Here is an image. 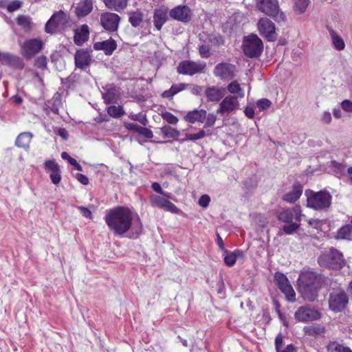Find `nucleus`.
I'll return each mask as SVG.
<instances>
[{
  "label": "nucleus",
  "instance_id": "46",
  "mask_svg": "<svg viewBox=\"0 0 352 352\" xmlns=\"http://www.w3.org/2000/svg\"><path fill=\"white\" fill-rule=\"evenodd\" d=\"M166 200V199L156 195H153L150 197L151 205L153 207L159 208H162Z\"/></svg>",
  "mask_w": 352,
  "mask_h": 352
},
{
  "label": "nucleus",
  "instance_id": "54",
  "mask_svg": "<svg viewBox=\"0 0 352 352\" xmlns=\"http://www.w3.org/2000/svg\"><path fill=\"white\" fill-rule=\"evenodd\" d=\"M271 104V101L267 98H262L256 102V107L260 111H263L268 109Z\"/></svg>",
  "mask_w": 352,
  "mask_h": 352
},
{
  "label": "nucleus",
  "instance_id": "34",
  "mask_svg": "<svg viewBox=\"0 0 352 352\" xmlns=\"http://www.w3.org/2000/svg\"><path fill=\"white\" fill-rule=\"evenodd\" d=\"M325 327L317 324L313 325L305 326L303 328V331L305 335L309 336H316L324 333L325 332Z\"/></svg>",
  "mask_w": 352,
  "mask_h": 352
},
{
  "label": "nucleus",
  "instance_id": "25",
  "mask_svg": "<svg viewBox=\"0 0 352 352\" xmlns=\"http://www.w3.org/2000/svg\"><path fill=\"white\" fill-rule=\"evenodd\" d=\"M206 118V111L204 109H194L188 111L184 116V120L191 124L196 122L203 123Z\"/></svg>",
  "mask_w": 352,
  "mask_h": 352
},
{
  "label": "nucleus",
  "instance_id": "29",
  "mask_svg": "<svg viewBox=\"0 0 352 352\" xmlns=\"http://www.w3.org/2000/svg\"><path fill=\"white\" fill-rule=\"evenodd\" d=\"M33 135L30 132L21 133L17 136L15 140V145L17 147L27 150L30 147V144Z\"/></svg>",
  "mask_w": 352,
  "mask_h": 352
},
{
  "label": "nucleus",
  "instance_id": "57",
  "mask_svg": "<svg viewBox=\"0 0 352 352\" xmlns=\"http://www.w3.org/2000/svg\"><path fill=\"white\" fill-rule=\"evenodd\" d=\"M52 182L54 184H58L61 179L60 169L50 172V174Z\"/></svg>",
  "mask_w": 352,
  "mask_h": 352
},
{
  "label": "nucleus",
  "instance_id": "43",
  "mask_svg": "<svg viewBox=\"0 0 352 352\" xmlns=\"http://www.w3.org/2000/svg\"><path fill=\"white\" fill-rule=\"evenodd\" d=\"M328 351L329 352H352L349 347L344 346L336 342H331L328 345Z\"/></svg>",
  "mask_w": 352,
  "mask_h": 352
},
{
  "label": "nucleus",
  "instance_id": "21",
  "mask_svg": "<svg viewBox=\"0 0 352 352\" xmlns=\"http://www.w3.org/2000/svg\"><path fill=\"white\" fill-rule=\"evenodd\" d=\"M226 90L224 87L212 86L206 89V97L209 102H217L226 95Z\"/></svg>",
  "mask_w": 352,
  "mask_h": 352
},
{
  "label": "nucleus",
  "instance_id": "61",
  "mask_svg": "<svg viewBox=\"0 0 352 352\" xmlns=\"http://www.w3.org/2000/svg\"><path fill=\"white\" fill-rule=\"evenodd\" d=\"M342 109L349 113H352V102L349 100H344L341 103Z\"/></svg>",
  "mask_w": 352,
  "mask_h": 352
},
{
  "label": "nucleus",
  "instance_id": "14",
  "mask_svg": "<svg viewBox=\"0 0 352 352\" xmlns=\"http://www.w3.org/2000/svg\"><path fill=\"white\" fill-rule=\"evenodd\" d=\"M261 35L268 41H274L276 39L274 23L267 18H261L257 23Z\"/></svg>",
  "mask_w": 352,
  "mask_h": 352
},
{
  "label": "nucleus",
  "instance_id": "48",
  "mask_svg": "<svg viewBox=\"0 0 352 352\" xmlns=\"http://www.w3.org/2000/svg\"><path fill=\"white\" fill-rule=\"evenodd\" d=\"M161 116L162 119L170 124H177L179 121L175 116L168 111L162 112Z\"/></svg>",
  "mask_w": 352,
  "mask_h": 352
},
{
  "label": "nucleus",
  "instance_id": "36",
  "mask_svg": "<svg viewBox=\"0 0 352 352\" xmlns=\"http://www.w3.org/2000/svg\"><path fill=\"white\" fill-rule=\"evenodd\" d=\"M211 135V133L209 132V130L208 131V133L203 129L199 130L196 133H185V138L182 141H195L197 140H201L204 138H205L206 135Z\"/></svg>",
  "mask_w": 352,
  "mask_h": 352
},
{
  "label": "nucleus",
  "instance_id": "50",
  "mask_svg": "<svg viewBox=\"0 0 352 352\" xmlns=\"http://www.w3.org/2000/svg\"><path fill=\"white\" fill-rule=\"evenodd\" d=\"M34 65L41 69H47V59L45 56H41L37 57L34 61Z\"/></svg>",
  "mask_w": 352,
  "mask_h": 352
},
{
  "label": "nucleus",
  "instance_id": "7",
  "mask_svg": "<svg viewBox=\"0 0 352 352\" xmlns=\"http://www.w3.org/2000/svg\"><path fill=\"white\" fill-rule=\"evenodd\" d=\"M44 43L41 38L27 39L20 45L21 54L26 59H31L43 48Z\"/></svg>",
  "mask_w": 352,
  "mask_h": 352
},
{
  "label": "nucleus",
  "instance_id": "1",
  "mask_svg": "<svg viewBox=\"0 0 352 352\" xmlns=\"http://www.w3.org/2000/svg\"><path fill=\"white\" fill-rule=\"evenodd\" d=\"M104 219L115 236H123L131 230L138 236L142 230V223L138 214L129 207L116 206L111 208L107 211Z\"/></svg>",
  "mask_w": 352,
  "mask_h": 352
},
{
  "label": "nucleus",
  "instance_id": "23",
  "mask_svg": "<svg viewBox=\"0 0 352 352\" xmlns=\"http://www.w3.org/2000/svg\"><path fill=\"white\" fill-rule=\"evenodd\" d=\"M320 277L313 272H302L298 279V284L320 285Z\"/></svg>",
  "mask_w": 352,
  "mask_h": 352
},
{
  "label": "nucleus",
  "instance_id": "62",
  "mask_svg": "<svg viewBox=\"0 0 352 352\" xmlns=\"http://www.w3.org/2000/svg\"><path fill=\"white\" fill-rule=\"evenodd\" d=\"M210 201V197L208 195H204L199 198V204L203 208H206L209 205Z\"/></svg>",
  "mask_w": 352,
  "mask_h": 352
},
{
  "label": "nucleus",
  "instance_id": "19",
  "mask_svg": "<svg viewBox=\"0 0 352 352\" xmlns=\"http://www.w3.org/2000/svg\"><path fill=\"white\" fill-rule=\"evenodd\" d=\"M0 63L3 65H8L15 69H22L25 64L21 58L12 54L9 52H2L0 51Z\"/></svg>",
  "mask_w": 352,
  "mask_h": 352
},
{
  "label": "nucleus",
  "instance_id": "9",
  "mask_svg": "<svg viewBox=\"0 0 352 352\" xmlns=\"http://www.w3.org/2000/svg\"><path fill=\"white\" fill-rule=\"evenodd\" d=\"M274 281L279 289L285 294L287 300L292 302L296 301V293L284 274L276 272Z\"/></svg>",
  "mask_w": 352,
  "mask_h": 352
},
{
  "label": "nucleus",
  "instance_id": "52",
  "mask_svg": "<svg viewBox=\"0 0 352 352\" xmlns=\"http://www.w3.org/2000/svg\"><path fill=\"white\" fill-rule=\"evenodd\" d=\"M161 209H164V210L170 212L173 214H178L179 212V210L177 208V206L172 202L169 201L168 199Z\"/></svg>",
  "mask_w": 352,
  "mask_h": 352
},
{
  "label": "nucleus",
  "instance_id": "56",
  "mask_svg": "<svg viewBox=\"0 0 352 352\" xmlns=\"http://www.w3.org/2000/svg\"><path fill=\"white\" fill-rule=\"evenodd\" d=\"M199 53L201 58H207L210 56V48L206 45H201L199 46Z\"/></svg>",
  "mask_w": 352,
  "mask_h": 352
},
{
  "label": "nucleus",
  "instance_id": "24",
  "mask_svg": "<svg viewBox=\"0 0 352 352\" xmlns=\"http://www.w3.org/2000/svg\"><path fill=\"white\" fill-rule=\"evenodd\" d=\"M302 190V186L299 182H295L292 186V190L285 193L283 199L288 203H294L300 197Z\"/></svg>",
  "mask_w": 352,
  "mask_h": 352
},
{
  "label": "nucleus",
  "instance_id": "20",
  "mask_svg": "<svg viewBox=\"0 0 352 352\" xmlns=\"http://www.w3.org/2000/svg\"><path fill=\"white\" fill-rule=\"evenodd\" d=\"M319 288L320 285L298 284L299 292L305 300L309 302H313L316 299Z\"/></svg>",
  "mask_w": 352,
  "mask_h": 352
},
{
  "label": "nucleus",
  "instance_id": "11",
  "mask_svg": "<svg viewBox=\"0 0 352 352\" xmlns=\"http://www.w3.org/2000/svg\"><path fill=\"white\" fill-rule=\"evenodd\" d=\"M206 66L204 62L183 60L179 63L177 71L180 74L192 76L195 74L201 73Z\"/></svg>",
  "mask_w": 352,
  "mask_h": 352
},
{
  "label": "nucleus",
  "instance_id": "10",
  "mask_svg": "<svg viewBox=\"0 0 352 352\" xmlns=\"http://www.w3.org/2000/svg\"><path fill=\"white\" fill-rule=\"evenodd\" d=\"M294 318L298 322H308L320 319L321 314L317 309L305 305L298 307L294 314Z\"/></svg>",
  "mask_w": 352,
  "mask_h": 352
},
{
  "label": "nucleus",
  "instance_id": "3",
  "mask_svg": "<svg viewBox=\"0 0 352 352\" xmlns=\"http://www.w3.org/2000/svg\"><path fill=\"white\" fill-rule=\"evenodd\" d=\"M328 306L330 311L335 314L344 311L348 307L349 298L347 293L342 288H333L329 291Z\"/></svg>",
  "mask_w": 352,
  "mask_h": 352
},
{
  "label": "nucleus",
  "instance_id": "17",
  "mask_svg": "<svg viewBox=\"0 0 352 352\" xmlns=\"http://www.w3.org/2000/svg\"><path fill=\"white\" fill-rule=\"evenodd\" d=\"M74 62L76 68L86 71L92 62V56L88 50H78L74 55Z\"/></svg>",
  "mask_w": 352,
  "mask_h": 352
},
{
  "label": "nucleus",
  "instance_id": "12",
  "mask_svg": "<svg viewBox=\"0 0 352 352\" xmlns=\"http://www.w3.org/2000/svg\"><path fill=\"white\" fill-rule=\"evenodd\" d=\"M120 21V16L113 12H106L102 13L100 16V25L105 30L110 32L118 30Z\"/></svg>",
  "mask_w": 352,
  "mask_h": 352
},
{
  "label": "nucleus",
  "instance_id": "6",
  "mask_svg": "<svg viewBox=\"0 0 352 352\" xmlns=\"http://www.w3.org/2000/svg\"><path fill=\"white\" fill-rule=\"evenodd\" d=\"M242 47L244 54L249 58L258 57L263 50V42L256 34L245 37Z\"/></svg>",
  "mask_w": 352,
  "mask_h": 352
},
{
  "label": "nucleus",
  "instance_id": "53",
  "mask_svg": "<svg viewBox=\"0 0 352 352\" xmlns=\"http://www.w3.org/2000/svg\"><path fill=\"white\" fill-rule=\"evenodd\" d=\"M217 120V116L214 113H206V123L204 129L212 126Z\"/></svg>",
  "mask_w": 352,
  "mask_h": 352
},
{
  "label": "nucleus",
  "instance_id": "64",
  "mask_svg": "<svg viewBox=\"0 0 352 352\" xmlns=\"http://www.w3.org/2000/svg\"><path fill=\"white\" fill-rule=\"evenodd\" d=\"M76 179L83 185H87L89 182L88 177L81 173H77L76 175Z\"/></svg>",
  "mask_w": 352,
  "mask_h": 352
},
{
  "label": "nucleus",
  "instance_id": "16",
  "mask_svg": "<svg viewBox=\"0 0 352 352\" xmlns=\"http://www.w3.org/2000/svg\"><path fill=\"white\" fill-rule=\"evenodd\" d=\"M235 70V65L228 63H221L214 67L213 73L215 76L223 80H229L234 78Z\"/></svg>",
  "mask_w": 352,
  "mask_h": 352
},
{
  "label": "nucleus",
  "instance_id": "27",
  "mask_svg": "<svg viewBox=\"0 0 352 352\" xmlns=\"http://www.w3.org/2000/svg\"><path fill=\"white\" fill-rule=\"evenodd\" d=\"M93 10L92 0H83L76 8L75 13L78 18L88 15Z\"/></svg>",
  "mask_w": 352,
  "mask_h": 352
},
{
  "label": "nucleus",
  "instance_id": "30",
  "mask_svg": "<svg viewBox=\"0 0 352 352\" xmlns=\"http://www.w3.org/2000/svg\"><path fill=\"white\" fill-rule=\"evenodd\" d=\"M129 0H103L107 8L118 12H122L128 6Z\"/></svg>",
  "mask_w": 352,
  "mask_h": 352
},
{
  "label": "nucleus",
  "instance_id": "60",
  "mask_svg": "<svg viewBox=\"0 0 352 352\" xmlns=\"http://www.w3.org/2000/svg\"><path fill=\"white\" fill-rule=\"evenodd\" d=\"M77 208L83 217L88 219L93 218L91 212L87 208L84 206H77Z\"/></svg>",
  "mask_w": 352,
  "mask_h": 352
},
{
  "label": "nucleus",
  "instance_id": "37",
  "mask_svg": "<svg viewBox=\"0 0 352 352\" xmlns=\"http://www.w3.org/2000/svg\"><path fill=\"white\" fill-rule=\"evenodd\" d=\"M161 133L163 136L166 138H178L180 133L175 128L169 125H164L160 128Z\"/></svg>",
  "mask_w": 352,
  "mask_h": 352
},
{
  "label": "nucleus",
  "instance_id": "13",
  "mask_svg": "<svg viewBox=\"0 0 352 352\" xmlns=\"http://www.w3.org/2000/svg\"><path fill=\"white\" fill-rule=\"evenodd\" d=\"M170 17L183 23H188L192 16L191 9L186 5H179L169 11Z\"/></svg>",
  "mask_w": 352,
  "mask_h": 352
},
{
  "label": "nucleus",
  "instance_id": "55",
  "mask_svg": "<svg viewBox=\"0 0 352 352\" xmlns=\"http://www.w3.org/2000/svg\"><path fill=\"white\" fill-rule=\"evenodd\" d=\"M22 6V2L19 0H13L10 1L7 6L6 8L9 12H12L19 10Z\"/></svg>",
  "mask_w": 352,
  "mask_h": 352
},
{
  "label": "nucleus",
  "instance_id": "35",
  "mask_svg": "<svg viewBox=\"0 0 352 352\" xmlns=\"http://www.w3.org/2000/svg\"><path fill=\"white\" fill-rule=\"evenodd\" d=\"M336 237L338 239L351 240L352 239V223L341 227L337 231Z\"/></svg>",
  "mask_w": 352,
  "mask_h": 352
},
{
  "label": "nucleus",
  "instance_id": "28",
  "mask_svg": "<svg viewBox=\"0 0 352 352\" xmlns=\"http://www.w3.org/2000/svg\"><path fill=\"white\" fill-rule=\"evenodd\" d=\"M168 20L167 11L163 9L155 10L153 14V23L157 30H160Z\"/></svg>",
  "mask_w": 352,
  "mask_h": 352
},
{
  "label": "nucleus",
  "instance_id": "39",
  "mask_svg": "<svg viewBox=\"0 0 352 352\" xmlns=\"http://www.w3.org/2000/svg\"><path fill=\"white\" fill-rule=\"evenodd\" d=\"M228 91L232 94H237L236 97L238 98H243L244 97V92L242 90L239 83L236 80H234L231 82L228 85Z\"/></svg>",
  "mask_w": 352,
  "mask_h": 352
},
{
  "label": "nucleus",
  "instance_id": "51",
  "mask_svg": "<svg viewBox=\"0 0 352 352\" xmlns=\"http://www.w3.org/2000/svg\"><path fill=\"white\" fill-rule=\"evenodd\" d=\"M288 223L289 224L283 226V230L287 234H292L298 228L299 224L293 222Z\"/></svg>",
  "mask_w": 352,
  "mask_h": 352
},
{
  "label": "nucleus",
  "instance_id": "38",
  "mask_svg": "<svg viewBox=\"0 0 352 352\" xmlns=\"http://www.w3.org/2000/svg\"><path fill=\"white\" fill-rule=\"evenodd\" d=\"M16 21L17 25L25 31L30 30L32 28V22L29 16L23 14L19 15Z\"/></svg>",
  "mask_w": 352,
  "mask_h": 352
},
{
  "label": "nucleus",
  "instance_id": "8",
  "mask_svg": "<svg viewBox=\"0 0 352 352\" xmlns=\"http://www.w3.org/2000/svg\"><path fill=\"white\" fill-rule=\"evenodd\" d=\"M69 21L68 14L63 10H59L53 14L47 21L45 26L47 33L54 34L59 28L65 26Z\"/></svg>",
  "mask_w": 352,
  "mask_h": 352
},
{
  "label": "nucleus",
  "instance_id": "18",
  "mask_svg": "<svg viewBox=\"0 0 352 352\" xmlns=\"http://www.w3.org/2000/svg\"><path fill=\"white\" fill-rule=\"evenodd\" d=\"M239 108V102L234 96H226L219 104L217 113H229Z\"/></svg>",
  "mask_w": 352,
  "mask_h": 352
},
{
  "label": "nucleus",
  "instance_id": "26",
  "mask_svg": "<svg viewBox=\"0 0 352 352\" xmlns=\"http://www.w3.org/2000/svg\"><path fill=\"white\" fill-rule=\"evenodd\" d=\"M89 28L87 25L84 24L79 29L75 31L74 36V43L78 45H82L89 38Z\"/></svg>",
  "mask_w": 352,
  "mask_h": 352
},
{
  "label": "nucleus",
  "instance_id": "33",
  "mask_svg": "<svg viewBox=\"0 0 352 352\" xmlns=\"http://www.w3.org/2000/svg\"><path fill=\"white\" fill-rule=\"evenodd\" d=\"M224 252L226 253L224 257V262L228 267H232L234 265L237 257L243 256V252L239 250H236L232 252L226 250Z\"/></svg>",
  "mask_w": 352,
  "mask_h": 352
},
{
  "label": "nucleus",
  "instance_id": "59",
  "mask_svg": "<svg viewBox=\"0 0 352 352\" xmlns=\"http://www.w3.org/2000/svg\"><path fill=\"white\" fill-rule=\"evenodd\" d=\"M138 133L146 138H152L153 137V131L151 129L143 126H141L140 129H139Z\"/></svg>",
  "mask_w": 352,
  "mask_h": 352
},
{
  "label": "nucleus",
  "instance_id": "4",
  "mask_svg": "<svg viewBox=\"0 0 352 352\" xmlns=\"http://www.w3.org/2000/svg\"><path fill=\"white\" fill-rule=\"evenodd\" d=\"M318 262L322 267L334 270L342 268L346 263L342 253L334 248H330L329 252L322 254Z\"/></svg>",
  "mask_w": 352,
  "mask_h": 352
},
{
  "label": "nucleus",
  "instance_id": "49",
  "mask_svg": "<svg viewBox=\"0 0 352 352\" xmlns=\"http://www.w3.org/2000/svg\"><path fill=\"white\" fill-rule=\"evenodd\" d=\"M129 118L132 120L138 121L144 126L146 125L148 122L146 116L142 113H131Z\"/></svg>",
  "mask_w": 352,
  "mask_h": 352
},
{
  "label": "nucleus",
  "instance_id": "32",
  "mask_svg": "<svg viewBox=\"0 0 352 352\" xmlns=\"http://www.w3.org/2000/svg\"><path fill=\"white\" fill-rule=\"evenodd\" d=\"M102 98L107 104L114 103L119 98V91L115 87H109L105 93L102 94Z\"/></svg>",
  "mask_w": 352,
  "mask_h": 352
},
{
  "label": "nucleus",
  "instance_id": "31",
  "mask_svg": "<svg viewBox=\"0 0 352 352\" xmlns=\"http://www.w3.org/2000/svg\"><path fill=\"white\" fill-rule=\"evenodd\" d=\"M329 32L333 47L338 51L343 50L345 47V43L342 38L331 28H329Z\"/></svg>",
  "mask_w": 352,
  "mask_h": 352
},
{
  "label": "nucleus",
  "instance_id": "5",
  "mask_svg": "<svg viewBox=\"0 0 352 352\" xmlns=\"http://www.w3.org/2000/svg\"><path fill=\"white\" fill-rule=\"evenodd\" d=\"M257 8L278 23L283 22L286 19L284 12L280 10L278 0H257Z\"/></svg>",
  "mask_w": 352,
  "mask_h": 352
},
{
  "label": "nucleus",
  "instance_id": "22",
  "mask_svg": "<svg viewBox=\"0 0 352 352\" xmlns=\"http://www.w3.org/2000/svg\"><path fill=\"white\" fill-rule=\"evenodd\" d=\"M95 50H102L107 56L111 55L117 48V43L116 41L111 38L101 41L96 42L93 46Z\"/></svg>",
  "mask_w": 352,
  "mask_h": 352
},
{
  "label": "nucleus",
  "instance_id": "44",
  "mask_svg": "<svg viewBox=\"0 0 352 352\" xmlns=\"http://www.w3.org/2000/svg\"><path fill=\"white\" fill-rule=\"evenodd\" d=\"M331 164L336 177L340 178L345 175L346 166L344 164L336 161H333Z\"/></svg>",
  "mask_w": 352,
  "mask_h": 352
},
{
  "label": "nucleus",
  "instance_id": "47",
  "mask_svg": "<svg viewBox=\"0 0 352 352\" xmlns=\"http://www.w3.org/2000/svg\"><path fill=\"white\" fill-rule=\"evenodd\" d=\"M61 157L63 160H67L71 165L74 166L76 168V170H78L79 171L82 170V166L79 163H78L75 159L70 157L67 153L63 152L61 153Z\"/></svg>",
  "mask_w": 352,
  "mask_h": 352
},
{
  "label": "nucleus",
  "instance_id": "2",
  "mask_svg": "<svg viewBox=\"0 0 352 352\" xmlns=\"http://www.w3.org/2000/svg\"><path fill=\"white\" fill-rule=\"evenodd\" d=\"M305 195L307 197V206L316 210L328 209L332 201V196L326 190L314 192L312 190H306Z\"/></svg>",
  "mask_w": 352,
  "mask_h": 352
},
{
  "label": "nucleus",
  "instance_id": "15",
  "mask_svg": "<svg viewBox=\"0 0 352 352\" xmlns=\"http://www.w3.org/2000/svg\"><path fill=\"white\" fill-rule=\"evenodd\" d=\"M276 217L279 221L285 223H291L294 219L300 221L301 217L300 206L296 205L292 209L283 208L277 212Z\"/></svg>",
  "mask_w": 352,
  "mask_h": 352
},
{
  "label": "nucleus",
  "instance_id": "40",
  "mask_svg": "<svg viewBox=\"0 0 352 352\" xmlns=\"http://www.w3.org/2000/svg\"><path fill=\"white\" fill-rule=\"evenodd\" d=\"M129 21L133 27H138L143 21V14L140 11L131 12Z\"/></svg>",
  "mask_w": 352,
  "mask_h": 352
},
{
  "label": "nucleus",
  "instance_id": "41",
  "mask_svg": "<svg viewBox=\"0 0 352 352\" xmlns=\"http://www.w3.org/2000/svg\"><path fill=\"white\" fill-rule=\"evenodd\" d=\"M107 113L110 116L116 118H120L125 114V112L122 106L114 105L109 106L107 108Z\"/></svg>",
  "mask_w": 352,
  "mask_h": 352
},
{
  "label": "nucleus",
  "instance_id": "45",
  "mask_svg": "<svg viewBox=\"0 0 352 352\" xmlns=\"http://www.w3.org/2000/svg\"><path fill=\"white\" fill-rule=\"evenodd\" d=\"M295 3V12L298 14H302L305 12L309 0H294Z\"/></svg>",
  "mask_w": 352,
  "mask_h": 352
},
{
  "label": "nucleus",
  "instance_id": "42",
  "mask_svg": "<svg viewBox=\"0 0 352 352\" xmlns=\"http://www.w3.org/2000/svg\"><path fill=\"white\" fill-rule=\"evenodd\" d=\"M209 43L213 46H220L224 44V39L219 34H210L207 37Z\"/></svg>",
  "mask_w": 352,
  "mask_h": 352
},
{
  "label": "nucleus",
  "instance_id": "58",
  "mask_svg": "<svg viewBox=\"0 0 352 352\" xmlns=\"http://www.w3.org/2000/svg\"><path fill=\"white\" fill-rule=\"evenodd\" d=\"M45 168L46 170H50V172L59 169L58 165L54 160L45 161Z\"/></svg>",
  "mask_w": 352,
  "mask_h": 352
},
{
  "label": "nucleus",
  "instance_id": "63",
  "mask_svg": "<svg viewBox=\"0 0 352 352\" xmlns=\"http://www.w3.org/2000/svg\"><path fill=\"white\" fill-rule=\"evenodd\" d=\"M124 126L129 131H135L137 133L139 132V129H140V127H141V126H140L137 124L133 123V122H126L124 124Z\"/></svg>",
  "mask_w": 352,
  "mask_h": 352
}]
</instances>
